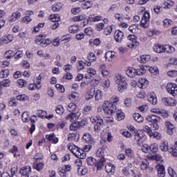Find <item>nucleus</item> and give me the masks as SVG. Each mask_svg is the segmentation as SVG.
<instances>
[{
    "instance_id": "nucleus-1",
    "label": "nucleus",
    "mask_w": 177,
    "mask_h": 177,
    "mask_svg": "<svg viewBox=\"0 0 177 177\" xmlns=\"http://www.w3.org/2000/svg\"><path fill=\"white\" fill-rule=\"evenodd\" d=\"M115 83L118 84V91L122 93L128 88L125 77L120 74L115 75Z\"/></svg>"
},
{
    "instance_id": "nucleus-2",
    "label": "nucleus",
    "mask_w": 177,
    "mask_h": 177,
    "mask_svg": "<svg viewBox=\"0 0 177 177\" xmlns=\"http://www.w3.org/2000/svg\"><path fill=\"white\" fill-rule=\"evenodd\" d=\"M45 35H37L35 38V42L37 45H40L42 48H46L48 45L52 44V40L50 39H46Z\"/></svg>"
},
{
    "instance_id": "nucleus-3",
    "label": "nucleus",
    "mask_w": 177,
    "mask_h": 177,
    "mask_svg": "<svg viewBox=\"0 0 177 177\" xmlns=\"http://www.w3.org/2000/svg\"><path fill=\"white\" fill-rule=\"evenodd\" d=\"M146 120L148 121V122H151L152 128L154 129V131L159 129L160 126L158 125V122L161 121L160 117L156 115H149L146 117Z\"/></svg>"
},
{
    "instance_id": "nucleus-4",
    "label": "nucleus",
    "mask_w": 177,
    "mask_h": 177,
    "mask_svg": "<svg viewBox=\"0 0 177 177\" xmlns=\"http://www.w3.org/2000/svg\"><path fill=\"white\" fill-rule=\"evenodd\" d=\"M102 107L104 113L109 115H111L117 110L115 104L110 103L109 101H104Z\"/></svg>"
},
{
    "instance_id": "nucleus-5",
    "label": "nucleus",
    "mask_w": 177,
    "mask_h": 177,
    "mask_svg": "<svg viewBox=\"0 0 177 177\" xmlns=\"http://www.w3.org/2000/svg\"><path fill=\"white\" fill-rule=\"evenodd\" d=\"M129 131H131L132 135L134 136V140L136 142L138 146H140V143H142V139L143 138L142 131L136 129L133 126H131L129 127Z\"/></svg>"
},
{
    "instance_id": "nucleus-6",
    "label": "nucleus",
    "mask_w": 177,
    "mask_h": 177,
    "mask_svg": "<svg viewBox=\"0 0 177 177\" xmlns=\"http://www.w3.org/2000/svg\"><path fill=\"white\" fill-rule=\"evenodd\" d=\"M127 45L128 48H135V46H138L139 42H138L136 40V36L134 35H128Z\"/></svg>"
},
{
    "instance_id": "nucleus-7",
    "label": "nucleus",
    "mask_w": 177,
    "mask_h": 177,
    "mask_svg": "<svg viewBox=\"0 0 177 177\" xmlns=\"http://www.w3.org/2000/svg\"><path fill=\"white\" fill-rule=\"evenodd\" d=\"M167 91L168 93L174 96V97H177V84L174 83H169L166 86Z\"/></svg>"
},
{
    "instance_id": "nucleus-8",
    "label": "nucleus",
    "mask_w": 177,
    "mask_h": 177,
    "mask_svg": "<svg viewBox=\"0 0 177 177\" xmlns=\"http://www.w3.org/2000/svg\"><path fill=\"white\" fill-rule=\"evenodd\" d=\"M140 24L142 28H147L149 27V24H150V13H149V12H145Z\"/></svg>"
},
{
    "instance_id": "nucleus-9",
    "label": "nucleus",
    "mask_w": 177,
    "mask_h": 177,
    "mask_svg": "<svg viewBox=\"0 0 177 177\" xmlns=\"http://www.w3.org/2000/svg\"><path fill=\"white\" fill-rule=\"evenodd\" d=\"M151 113H153V114H159L160 115L163 117V118H167L168 117V113L167 112V111L159 108L151 109Z\"/></svg>"
},
{
    "instance_id": "nucleus-10",
    "label": "nucleus",
    "mask_w": 177,
    "mask_h": 177,
    "mask_svg": "<svg viewBox=\"0 0 177 177\" xmlns=\"http://www.w3.org/2000/svg\"><path fill=\"white\" fill-rule=\"evenodd\" d=\"M114 39L115 42L121 43L124 39V32L120 30H117L114 32Z\"/></svg>"
},
{
    "instance_id": "nucleus-11",
    "label": "nucleus",
    "mask_w": 177,
    "mask_h": 177,
    "mask_svg": "<svg viewBox=\"0 0 177 177\" xmlns=\"http://www.w3.org/2000/svg\"><path fill=\"white\" fill-rule=\"evenodd\" d=\"M80 115H81V113L80 112H72L69 115H66V119L69 120L71 122H75V121L80 118Z\"/></svg>"
},
{
    "instance_id": "nucleus-12",
    "label": "nucleus",
    "mask_w": 177,
    "mask_h": 177,
    "mask_svg": "<svg viewBox=\"0 0 177 177\" xmlns=\"http://www.w3.org/2000/svg\"><path fill=\"white\" fill-rule=\"evenodd\" d=\"M165 125L167 128V133H168V135H174L175 124L171 123L170 121L167 120L165 122Z\"/></svg>"
},
{
    "instance_id": "nucleus-13",
    "label": "nucleus",
    "mask_w": 177,
    "mask_h": 177,
    "mask_svg": "<svg viewBox=\"0 0 177 177\" xmlns=\"http://www.w3.org/2000/svg\"><path fill=\"white\" fill-rule=\"evenodd\" d=\"M68 150L75 156V157H82L80 156V152H78V147H77L74 144L69 143L68 145Z\"/></svg>"
},
{
    "instance_id": "nucleus-14",
    "label": "nucleus",
    "mask_w": 177,
    "mask_h": 177,
    "mask_svg": "<svg viewBox=\"0 0 177 177\" xmlns=\"http://www.w3.org/2000/svg\"><path fill=\"white\" fill-rule=\"evenodd\" d=\"M20 174L21 177H30V174H31V167L26 166L21 169Z\"/></svg>"
},
{
    "instance_id": "nucleus-15",
    "label": "nucleus",
    "mask_w": 177,
    "mask_h": 177,
    "mask_svg": "<svg viewBox=\"0 0 177 177\" xmlns=\"http://www.w3.org/2000/svg\"><path fill=\"white\" fill-rule=\"evenodd\" d=\"M162 102L165 106H175L176 104V101L172 97H164Z\"/></svg>"
},
{
    "instance_id": "nucleus-16",
    "label": "nucleus",
    "mask_w": 177,
    "mask_h": 177,
    "mask_svg": "<svg viewBox=\"0 0 177 177\" xmlns=\"http://www.w3.org/2000/svg\"><path fill=\"white\" fill-rule=\"evenodd\" d=\"M158 171V176L159 177H165V167L163 165H158L156 167Z\"/></svg>"
},
{
    "instance_id": "nucleus-17",
    "label": "nucleus",
    "mask_w": 177,
    "mask_h": 177,
    "mask_svg": "<svg viewBox=\"0 0 177 177\" xmlns=\"http://www.w3.org/2000/svg\"><path fill=\"white\" fill-rule=\"evenodd\" d=\"M21 17V13L20 11H17L13 12L12 15L9 17V21L13 23V21H16V20H19Z\"/></svg>"
},
{
    "instance_id": "nucleus-18",
    "label": "nucleus",
    "mask_w": 177,
    "mask_h": 177,
    "mask_svg": "<svg viewBox=\"0 0 177 177\" xmlns=\"http://www.w3.org/2000/svg\"><path fill=\"white\" fill-rule=\"evenodd\" d=\"M100 20H102V17H100V16L89 17L88 19H87L86 21H84L82 23L83 24V26H86V24H88V23H89V21L95 23L96 21H100Z\"/></svg>"
},
{
    "instance_id": "nucleus-19",
    "label": "nucleus",
    "mask_w": 177,
    "mask_h": 177,
    "mask_svg": "<svg viewBox=\"0 0 177 177\" xmlns=\"http://www.w3.org/2000/svg\"><path fill=\"white\" fill-rule=\"evenodd\" d=\"M83 139L86 143H88V145H91V146L92 145H95V140H93V138L89 133H85L83 136Z\"/></svg>"
},
{
    "instance_id": "nucleus-20",
    "label": "nucleus",
    "mask_w": 177,
    "mask_h": 177,
    "mask_svg": "<svg viewBox=\"0 0 177 177\" xmlns=\"http://www.w3.org/2000/svg\"><path fill=\"white\" fill-rule=\"evenodd\" d=\"M148 101L151 104L156 105L158 103L157 97L156 96V93H151L148 95Z\"/></svg>"
},
{
    "instance_id": "nucleus-21",
    "label": "nucleus",
    "mask_w": 177,
    "mask_h": 177,
    "mask_svg": "<svg viewBox=\"0 0 177 177\" xmlns=\"http://www.w3.org/2000/svg\"><path fill=\"white\" fill-rule=\"evenodd\" d=\"M104 57L107 62H113V59L115 57V53L113 51H108L105 53Z\"/></svg>"
},
{
    "instance_id": "nucleus-22",
    "label": "nucleus",
    "mask_w": 177,
    "mask_h": 177,
    "mask_svg": "<svg viewBox=\"0 0 177 177\" xmlns=\"http://www.w3.org/2000/svg\"><path fill=\"white\" fill-rule=\"evenodd\" d=\"M105 170L107 174H114V172H115V167L111 163H107L105 165Z\"/></svg>"
},
{
    "instance_id": "nucleus-23",
    "label": "nucleus",
    "mask_w": 177,
    "mask_h": 177,
    "mask_svg": "<svg viewBox=\"0 0 177 177\" xmlns=\"http://www.w3.org/2000/svg\"><path fill=\"white\" fill-rule=\"evenodd\" d=\"M153 50L156 52V53H165V46L160 44L155 45L153 46Z\"/></svg>"
},
{
    "instance_id": "nucleus-24",
    "label": "nucleus",
    "mask_w": 177,
    "mask_h": 177,
    "mask_svg": "<svg viewBox=\"0 0 177 177\" xmlns=\"http://www.w3.org/2000/svg\"><path fill=\"white\" fill-rule=\"evenodd\" d=\"M127 75L130 78L136 77V69L133 68H129L126 71Z\"/></svg>"
},
{
    "instance_id": "nucleus-25",
    "label": "nucleus",
    "mask_w": 177,
    "mask_h": 177,
    "mask_svg": "<svg viewBox=\"0 0 177 177\" xmlns=\"http://www.w3.org/2000/svg\"><path fill=\"white\" fill-rule=\"evenodd\" d=\"M159 149L161 150V151L165 152V151H169V149L168 148V142L163 141L160 143L159 145Z\"/></svg>"
},
{
    "instance_id": "nucleus-26",
    "label": "nucleus",
    "mask_w": 177,
    "mask_h": 177,
    "mask_svg": "<svg viewBox=\"0 0 177 177\" xmlns=\"http://www.w3.org/2000/svg\"><path fill=\"white\" fill-rule=\"evenodd\" d=\"M151 59V57L149 55H141L139 58H138V62H140V63H147V62H149Z\"/></svg>"
},
{
    "instance_id": "nucleus-27",
    "label": "nucleus",
    "mask_w": 177,
    "mask_h": 177,
    "mask_svg": "<svg viewBox=\"0 0 177 177\" xmlns=\"http://www.w3.org/2000/svg\"><path fill=\"white\" fill-rule=\"evenodd\" d=\"M68 97L69 100H71V102L75 103V102H77L80 97V94H78L77 92H74L70 94Z\"/></svg>"
},
{
    "instance_id": "nucleus-28",
    "label": "nucleus",
    "mask_w": 177,
    "mask_h": 177,
    "mask_svg": "<svg viewBox=\"0 0 177 177\" xmlns=\"http://www.w3.org/2000/svg\"><path fill=\"white\" fill-rule=\"evenodd\" d=\"M104 158H101L99 161L95 163V167H97V171H102L103 167H104Z\"/></svg>"
},
{
    "instance_id": "nucleus-29",
    "label": "nucleus",
    "mask_w": 177,
    "mask_h": 177,
    "mask_svg": "<svg viewBox=\"0 0 177 177\" xmlns=\"http://www.w3.org/2000/svg\"><path fill=\"white\" fill-rule=\"evenodd\" d=\"M91 122H95L97 125L103 126V119L100 116H96L91 118Z\"/></svg>"
},
{
    "instance_id": "nucleus-30",
    "label": "nucleus",
    "mask_w": 177,
    "mask_h": 177,
    "mask_svg": "<svg viewBox=\"0 0 177 177\" xmlns=\"http://www.w3.org/2000/svg\"><path fill=\"white\" fill-rule=\"evenodd\" d=\"M95 92L96 91H95V88H91L90 91L85 95L86 100H91V99H93Z\"/></svg>"
},
{
    "instance_id": "nucleus-31",
    "label": "nucleus",
    "mask_w": 177,
    "mask_h": 177,
    "mask_svg": "<svg viewBox=\"0 0 177 177\" xmlns=\"http://www.w3.org/2000/svg\"><path fill=\"white\" fill-rule=\"evenodd\" d=\"M133 117L135 121H136V122H138L139 124H140V122H142L145 120V118H143V116H142V115H140V113H134L133 115Z\"/></svg>"
},
{
    "instance_id": "nucleus-32",
    "label": "nucleus",
    "mask_w": 177,
    "mask_h": 177,
    "mask_svg": "<svg viewBox=\"0 0 177 177\" xmlns=\"http://www.w3.org/2000/svg\"><path fill=\"white\" fill-rule=\"evenodd\" d=\"M33 168H35L36 171H41L44 169V163L35 161L33 164Z\"/></svg>"
},
{
    "instance_id": "nucleus-33",
    "label": "nucleus",
    "mask_w": 177,
    "mask_h": 177,
    "mask_svg": "<svg viewBox=\"0 0 177 177\" xmlns=\"http://www.w3.org/2000/svg\"><path fill=\"white\" fill-rule=\"evenodd\" d=\"M63 8V3H55L52 6V10L53 12H59L60 9Z\"/></svg>"
},
{
    "instance_id": "nucleus-34",
    "label": "nucleus",
    "mask_w": 177,
    "mask_h": 177,
    "mask_svg": "<svg viewBox=\"0 0 177 177\" xmlns=\"http://www.w3.org/2000/svg\"><path fill=\"white\" fill-rule=\"evenodd\" d=\"M158 151V145L157 143H152L149 145V152L151 153H157Z\"/></svg>"
},
{
    "instance_id": "nucleus-35",
    "label": "nucleus",
    "mask_w": 177,
    "mask_h": 177,
    "mask_svg": "<svg viewBox=\"0 0 177 177\" xmlns=\"http://www.w3.org/2000/svg\"><path fill=\"white\" fill-rule=\"evenodd\" d=\"M117 120L118 121H122L125 118V114L121 110H118L116 111Z\"/></svg>"
},
{
    "instance_id": "nucleus-36",
    "label": "nucleus",
    "mask_w": 177,
    "mask_h": 177,
    "mask_svg": "<svg viewBox=\"0 0 177 177\" xmlns=\"http://www.w3.org/2000/svg\"><path fill=\"white\" fill-rule=\"evenodd\" d=\"M174 52H175V48H174V46L169 45L165 46V53H174Z\"/></svg>"
},
{
    "instance_id": "nucleus-37",
    "label": "nucleus",
    "mask_w": 177,
    "mask_h": 177,
    "mask_svg": "<svg viewBox=\"0 0 177 177\" xmlns=\"http://www.w3.org/2000/svg\"><path fill=\"white\" fill-rule=\"evenodd\" d=\"M67 110L70 113L75 111V110H77V104H75V103H70L67 106Z\"/></svg>"
},
{
    "instance_id": "nucleus-38",
    "label": "nucleus",
    "mask_w": 177,
    "mask_h": 177,
    "mask_svg": "<svg viewBox=\"0 0 177 177\" xmlns=\"http://www.w3.org/2000/svg\"><path fill=\"white\" fill-rule=\"evenodd\" d=\"M86 162L88 165L93 167V165H95L96 164V159L93 158V157H88L86 158Z\"/></svg>"
},
{
    "instance_id": "nucleus-39",
    "label": "nucleus",
    "mask_w": 177,
    "mask_h": 177,
    "mask_svg": "<svg viewBox=\"0 0 177 177\" xmlns=\"http://www.w3.org/2000/svg\"><path fill=\"white\" fill-rule=\"evenodd\" d=\"M13 39H14L13 35H8L6 37H3V42H4V44H9V42H12Z\"/></svg>"
},
{
    "instance_id": "nucleus-40",
    "label": "nucleus",
    "mask_w": 177,
    "mask_h": 177,
    "mask_svg": "<svg viewBox=\"0 0 177 177\" xmlns=\"http://www.w3.org/2000/svg\"><path fill=\"white\" fill-rule=\"evenodd\" d=\"M102 97H103V93L100 90H97L95 94V100H102Z\"/></svg>"
},
{
    "instance_id": "nucleus-41",
    "label": "nucleus",
    "mask_w": 177,
    "mask_h": 177,
    "mask_svg": "<svg viewBox=\"0 0 177 177\" xmlns=\"http://www.w3.org/2000/svg\"><path fill=\"white\" fill-rule=\"evenodd\" d=\"M49 20L52 21L53 23H57L60 21V17L57 15H51L49 17Z\"/></svg>"
},
{
    "instance_id": "nucleus-42",
    "label": "nucleus",
    "mask_w": 177,
    "mask_h": 177,
    "mask_svg": "<svg viewBox=\"0 0 177 177\" xmlns=\"http://www.w3.org/2000/svg\"><path fill=\"white\" fill-rule=\"evenodd\" d=\"M86 17V16L85 15H81L74 17L72 20L73 21H82V20H85Z\"/></svg>"
},
{
    "instance_id": "nucleus-43",
    "label": "nucleus",
    "mask_w": 177,
    "mask_h": 177,
    "mask_svg": "<svg viewBox=\"0 0 177 177\" xmlns=\"http://www.w3.org/2000/svg\"><path fill=\"white\" fill-rule=\"evenodd\" d=\"M92 1H87L82 4V8L83 9H89V8H92Z\"/></svg>"
},
{
    "instance_id": "nucleus-44",
    "label": "nucleus",
    "mask_w": 177,
    "mask_h": 177,
    "mask_svg": "<svg viewBox=\"0 0 177 177\" xmlns=\"http://www.w3.org/2000/svg\"><path fill=\"white\" fill-rule=\"evenodd\" d=\"M21 119L23 122H28V121H30L28 112H24L21 115Z\"/></svg>"
},
{
    "instance_id": "nucleus-45",
    "label": "nucleus",
    "mask_w": 177,
    "mask_h": 177,
    "mask_svg": "<svg viewBox=\"0 0 177 177\" xmlns=\"http://www.w3.org/2000/svg\"><path fill=\"white\" fill-rule=\"evenodd\" d=\"M129 31L131 32V34H136L138 31V25L133 24L129 27Z\"/></svg>"
},
{
    "instance_id": "nucleus-46",
    "label": "nucleus",
    "mask_w": 177,
    "mask_h": 177,
    "mask_svg": "<svg viewBox=\"0 0 177 177\" xmlns=\"http://www.w3.org/2000/svg\"><path fill=\"white\" fill-rule=\"evenodd\" d=\"M9 76V70L4 69L0 72V78H6Z\"/></svg>"
},
{
    "instance_id": "nucleus-47",
    "label": "nucleus",
    "mask_w": 177,
    "mask_h": 177,
    "mask_svg": "<svg viewBox=\"0 0 177 177\" xmlns=\"http://www.w3.org/2000/svg\"><path fill=\"white\" fill-rule=\"evenodd\" d=\"M57 114L62 115L64 113V108H63V105H58L55 110Z\"/></svg>"
},
{
    "instance_id": "nucleus-48",
    "label": "nucleus",
    "mask_w": 177,
    "mask_h": 177,
    "mask_svg": "<svg viewBox=\"0 0 177 177\" xmlns=\"http://www.w3.org/2000/svg\"><path fill=\"white\" fill-rule=\"evenodd\" d=\"M4 56H5L6 59H12V57H13V56H15V52L10 50L6 52Z\"/></svg>"
},
{
    "instance_id": "nucleus-49",
    "label": "nucleus",
    "mask_w": 177,
    "mask_h": 177,
    "mask_svg": "<svg viewBox=\"0 0 177 177\" xmlns=\"http://www.w3.org/2000/svg\"><path fill=\"white\" fill-rule=\"evenodd\" d=\"M96 156L97 157H100V158H104V150L100 148L96 152Z\"/></svg>"
},
{
    "instance_id": "nucleus-50",
    "label": "nucleus",
    "mask_w": 177,
    "mask_h": 177,
    "mask_svg": "<svg viewBox=\"0 0 177 177\" xmlns=\"http://www.w3.org/2000/svg\"><path fill=\"white\" fill-rule=\"evenodd\" d=\"M17 82H18L20 88H23L24 86H27V84H28L27 82V81H26L25 80H23V79H19L17 80Z\"/></svg>"
},
{
    "instance_id": "nucleus-51",
    "label": "nucleus",
    "mask_w": 177,
    "mask_h": 177,
    "mask_svg": "<svg viewBox=\"0 0 177 177\" xmlns=\"http://www.w3.org/2000/svg\"><path fill=\"white\" fill-rule=\"evenodd\" d=\"M113 32V28L111 26H107L104 29V35H110Z\"/></svg>"
},
{
    "instance_id": "nucleus-52",
    "label": "nucleus",
    "mask_w": 177,
    "mask_h": 177,
    "mask_svg": "<svg viewBox=\"0 0 177 177\" xmlns=\"http://www.w3.org/2000/svg\"><path fill=\"white\" fill-rule=\"evenodd\" d=\"M71 169V165H66L63 167L62 170H60L61 174H66V172H68Z\"/></svg>"
},
{
    "instance_id": "nucleus-53",
    "label": "nucleus",
    "mask_w": 177,
    "mask_h": 177,
    "mask_svg": "<svg viewBox=\"0 0 177 177\" xmlns=\"http://www.w3.org/2000/svg\"><path fill=\"white\" fill-rule=\"evenodd\" d=\"M87 59L89 62H96V55L93 53H90L87 56Z\"/></svg>"
},
{
    "instance_id": "nucleus-54",
    "label": "nucleus",
    "mask_w": 177,
    "mask_h": 177,
    "mask_svg": "<svg viewBox=\"0 0 177 177\" xmlns=\"http://www.w3.org/2000/svg\"><path fill=\"white\" fill-rule=\"evenodd\" d=\"M46 138H47L50 142H52V143H57L58 142L57 138H53L52 135H46Z\"/></svg>"
},
{
    "instance_id": "nucleus-55",
    "label": "nucleus",
    "mask_w": 177,
    "mask_h": 177,
    "mask_svg": "<svg viewBox=\"0 0 177 177\" xmlns=\"http://www.w3.org/2000/svg\"><path fill=\"white\" fill-rule=\"evenodd\" d=\"M148 70L151 74H158V68L157 67H148Z\"/></svg>"
},
{
    "instance_id": "nucleus-56",
    "label": "nucleus",
    "mask_w": 177,
    "mask_h": 177,
    "mask_svg": "<svg viewBox=\"0 0 177 177\" xmlns=\"http://www.w3.org/2000/svg\"><path fill=\"white\" fill-rule=\"evenodd\" d=\"M46 111L42 110H39L37 113L38 117L39 118H46Z\"/></svg>"
},
{
    "instance_id": "nucleus-57",
    "label": "nucleus",
    "mask_w": 177,
    "mask_h": 177,
    "mask_svg": "<svg viewBox=\"0 0 177 177\" xmlns=\"http://www.w3.org/2000/svg\"><path fill=\"white\" fill-rule=\"evenodd\" d=\"M142 151H143V153H150V145L145 144L142 147Z\"/></svg>"
},
{
    "instance_id": "nucleus-58",
    "label": "nucleus",
    "mask_w": 177,
    "mask_h": 177,
    "mask_svg": "<svg viewBox=\"0 0 177 177\" xmlns=\"http://www.w3.org/2000/svg\"><path fill=\"white\" fill-rule=\"evenodd\" d=\"M125 153H126V156H127V157H129V158H132V157H133V150H132L131 149H127L125 150Z\"/></svg>"
},
{
    "instance_id": "nucleus-59",
    "label": "nucleus",
    "mask_w": 177,
    "mask_h": 177,
    "mask_svg": "<svg viewBox=\"0 0 177 177\" xmlns=\"http://www.w3.org/2000/svg\"><path fill=\"white\" fill-rule=\"evenodd\" d=\"M172 20L169 19H166L163 20V26L164 27H170V26L172 24Z\"/></svg>"
},
{
    "instance_id": "nucleus-60",
    "label": "nucleus",
    "mask_w": 177,
    "mask_h": 177,
    "mask_svg": "<svg viewBox=\"0 0 177 177\" xmlns=\"http://www.w3.org/2000/svg\"><path fill=\"white\" fill-rule=\"evenodd\" d=\"M104 28V23H98L95 25V30L97 31H102Z\"/></svg>"
},
{
    "instance_id": "nucleus-61",
    "label": "nucleus",
    "mask_w": 177,
    "mask_h": 177,
    "mask_svg": "<svg viewBox=\"0 0 177 177\" xmlns=\"http://www.w3.org/2000/svg\"><path fill=\"white\" fill-rule=\"evenodd\" d=\"M71 131H77L78 129V124H77V122H73L70 126Z\"/></svg>"
},
{
    "instance_id": "nucleus-62",
    "label": "nucleus",
    "mask_w": 177,
    "mask_h": 177,
    "mask_svg": "<svg viewBox=\"0 0 177 177\" xmlns=\"http://www.w3.org/2000/svg\"><path fill=\"white\" fill-rule=\"evenodd\" d=\"M78 31V27L77 26H72L69 28V32L71 34H75Z\"/></svg>"
},
{
    "instance_id": "nucleus-63",
    "label": "nucleus",
    "mask_w": 177,
    "mask_h": 177,
    "mask_svg": "<svg viewBox=\"0 0 177 177\" xmlns=\"http://www.w3.org/2000/svg\"><path fill=\"white\" fill-rule=\"evenodd\" d=\"M169 152L173 156V157H177V149L175 147H171L169 149Z\"/></svg>"
},
{
    "instance_id": "nucleus-64",
    "label": "nucleus",
    "mask_w": 177,
    "mask_h": 177,
    "mask_svg": "<svg viewBox=\"0 0 177 177\" xmlns=\"http://www.w3.org/2000/svg\"><path fill=\"white\" fill-rule=\"evenodd\" d=\"M122 173L124 176H129L131 175V173H129V168L128 167H124L122 170Z\"/></svg>"
}]
</instances>
